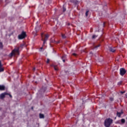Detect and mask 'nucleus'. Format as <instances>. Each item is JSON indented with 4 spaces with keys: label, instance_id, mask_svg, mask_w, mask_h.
<instances>
[{
    "label": "nucleus",
    "instance_id": "f257e3e1",
    "mask_svg": "<svg viewBox=\"0 0 127 127\" xmlns=\"http://www.w3.org/2000/svg\"><path fill=\"white\" fill-rule=\"evenodd\" d=\"M113 120L111 118H107L104 121V126L105 127H110L113 124Z\"/></svg>",
    "mask_w": 127,
    "mask_h": 127
},
{
    "label": "nucleus",
    "instance_id": "f03ea898",
    "mask_svg": "<svg viewBox=\"0 0 127 127\" xmlns=\"http://www.w3.org/2000/svg\"><path fill=\"white\" fill-rule=\"evenodd\" d=\"M19 54V49H15L13 51H12V52L9 55V57H12L13 56L15 55H18Z\"/></svg>",
    "mask_w": 127,
    "mask_h": 127
},
{
    "label": "nucleus",
    "instance_id": "7ed1b4c3",
    "mask_svg": "<svg viewBox=\"0 0 127 127\" xmlns=\"http://www.w3.org/2000/svg\"><path fill=\"white\" fill-rule=\"evenodd\" d=\"M43 35L44 34L42 33L41 36L42 37V41H44L43 45H45L49 38V35L48 34H46L45 35V37L43 38Z\"/></svg>",
    "mask_w": 127,
    "mask_h": 127
},
{
    "label": "nucleus",
    "instance_id": "20e7f679",
    "mask_svg": "<svg viewBox=\"0 0 127 127\" xmlns=\"http://www.w3.org/2000/svg\"><path fill=\"white\" fill-rule=\"evenodd\" d=\"M26 37V33L25 32H22V33H21V34L19 35V36H18V39H20V40H22L24 39L25 37Z\"/></svg>",
    "mask_w": 127,
    "mask_h": 127
},
{
    "label": "nucleus",
    "instance_id": "39448f33",
    "mask_svg": "<svg viewBox=\"0 0 127 127\" xmlns=\"http://www.w3.org/2000/svg\"><path fill=\"white\" fill-rule=\"evenodd\" d=\"M127 72L125 68H122L120 69V74L121 76H124Z\"/></svg>",
    "mask_w": 127,
    "mask_h": 127
},
{
    "label": "nucleus",
    "instance_id": "423d86ee",
    "mask_svg": "<svg viewBox=\"0 0 127 127\" xmlns=\"http://www.w3.org/2000/svg\"><path fill=\"white\" fill-rule=\"evenodd\" d=\"M100 46L101 45L100 44L97 45V43H94L92 44V49H97L98 48L100 47Z\"/></svg>",
    "mask_w": 127,
    "mask_h": 127
},
{
    "label": "nucleus",
    "instance_id": "0eeeda50",
    "mask_svg": "<svg viewBox=\"0 0 127 127\" xmlns=\"http://www.w3.org/2000/svg\"><path fill=\"white\" fill-rule=\"evenodd\" d=\"M4 70V67H2L1 61H0V72H3Z\"/></svg>",
    "mask_w": 127,
    "mask_h": 127
},
{
    "label": "nucleus",
    "instance_id": "6e6552de",
    "mask_svg": "<svg viewBox=\"0 0 127 127\" xmlns=\"http://www.w3.org/2000/svg\"><path fill=\"white\" fill-rule=\"evenodd\" d=\"M124 114L123 110H122L121 111V112H117V116L119 118H120L122 114Z\"/></svg>",
    "mask_w": 127,
    "mask_h": 127
},
{
    "label": "nucleus",
    "instance_id": "1a4fd4ad",
    "mask_svg": "<svg viewBox=\"0 0 127 127\" xmlns=\"http://www.w3.org/2000/svg\"><path fill=\"white\" fill-rule=\"evenodd\" d=\"M7 94H8V93L5 92L3 93L0 95V99H2L5 97V95H7Z\"/></svg>",
    "mask_w": 127,
    "mask_h": 127
},
{
    "label": "nucleus",
    "instance_id": "9d476101",
    "mask_svg": "<svg viewBox=\"0 0 127 127\" xmlns=\"http://www.w3.org/2000/svg\"><path fill=\"white\" fill-rule=\"evenodd\" d=\"M116 50L115 49V48H109V51L111 52L114 53L116 52Z\"/></svg>",
    "mask_w": 127,
    "mask_h": 127
},
{
    "label": "nucleus",
    "instance_id": "9b49d317",
    "mask_svg": "<svg viewBox=\"0 0 127 127\" xmlns=\"http://www.w3.org/2000/svg\"><path fill=\"white\" fill-rule=\"evenodd\" d=\"M5 87L4 85H0V90H4Z\"/></svg>",
    "mask_w": 127,
    "mask_h": 127
},
{
    "label": "nucleus",
    "instance_id": "f8f14e48",
    "mask_svg": "<svg viewBox=\"0 0 127 127\" xmlns=\"http://www.w3.org/2000/svg\"><path fill=\"white\" fill-rule=\"evenodd\" d=\"M51 66H53L54 67V70H55L56 71L59 70V69H58L57 66L54 65H51Z\"/></svg>",
    "mask_w": 127,
    "mask_h": 127
},
{
    "label": "nucleus",
    "instance_id": "ddd939ff",
    "mask_svg": "<svg viewBox=\"0 0 127 127\" xmlns=\"http://www.w3.org/2000/svg\"><path fill=\"white\" fill-rule=\"evenodd\" d=\"M65 59H66V56H62V61L64 63L65 62Z\"/></svg>",
    "mask_w": 127,
    "mask_h": 127
},
{
    "label": "nucleus",
    "instance_id": "4468645a",
    "mask_svg": "<svg viewBox=\"0 0 127 127\" xmlns=\"http://www.w3.org/2000/svg\"><path fill=\"white\" fill-rule=\"evenodd\" d=\"M45 116L43 114H40V119H44Z\"/></svg>",
    "mask_w": 127,
    "mask_h": 127
},
{
    "label": "nucleus",
    "instance_id": "2eb2a0df",
    "mask_svg": "<svg viewBox=\"0 0 127 127\" xmlns=\"http://www.w3.org/2000/svg\"><path fill=\"white\" fill-rule=\"evenodd\" d=\"M121 123L124 124L126 123V120L124 119H122L121 120Z\"/></svg>",
    "mask_w": 127,
    "mask_h": 127
},
{
    "label": "nucleus",
    "instance_id": "dca6fc26",
    "mask_svg": "<svg viewBox=\"0 0 127 127\" xmlns=\"http://www.w3.org/2000/svg\"><path fill=\"white\" fill-rule=\"evenodd\" d=\"M97 37H98V36H97V35H93V36H92V39H96V38H97Z\"/></svg>",
    "mask_w": 127,
    "mask_h": 127
},
{
    "label": "nucleus",
    "instance_id": "f3484780",
    "mask_svg": "<svg viewBox=\"0 0 127 127\" xmlns=\"http://www.w3.org/2000/svg\"><path fill=\"white\" fill-rule=\"evenodd\" d=\"M61 35H62V38L63 39H65L66 38L65 34H62Z\"/></svg>",
    "mask_w": 127,
    "mask_h": 127
},
{
    "label": "nucleus",
    "instance_id": "a211bd4d",
    "mask_svg": "<svg viewBox=\"0 0 127 127\" xmlns=\"http://www.w3.org/2000/svg\"><path fill=\"white\" fill-rule=\"evenodd\" d=\"M3 48V45L2 42H0V49H2Z\"/></svg>",
    "mask_w": 127,
    "mask_h": 127
},
{
    "label": "nucleus",
    "instance_id": "6ab92c4d",
    "mask_svg": "<svg viewBox=\"0 0 127 127\" xmlns=\"http://www.w3.org/2000/svg\"><path fill=\"white\" fill-rule=\"evenodd\" d=\"M123 83L122 81H120V82H118V85H121Z\"/></svg>",
    "mask_w": 127,
    "mask_h": 127
},
{
    "label": "nucleus",
    "instance_id": "aec40b11",
    "mask_svg": "<svg viewBox=\"0 0 127 127\" xmlns=\"http://www.w3.org/2000/svg\"><path fill=\"white\" fill-rule=\"evenodd\" d=\"M89 12V10H87V11L85 12V16H86V17L88 16Z\"/></svg>",
    "mask_w": 127,
    "mask_h": 127
},
{
    "label": "nucleus",
    "instance_id": "412c9836",
    "mask_svg": "<svg viewBox=\"0 0 127 127\" xmlns=\"http://www.w3.org/2000/svg\"><path fill=\"white\" fill-rule=\"evenodd\" d=\"M110 100L111 101H113L114 100V98H110Z\"/></svg>",
    "mask_w": 127,
    "mask_h": 127
},
{
    "label": "nucleus",
    "instance_id": "4be33fe9",
    "mask_svg": "<svg viewBox=\"0 0 127 127\" xmlns=\"http://www.w3.org/2000/svg\"><path fill=\"white\" fill-rule=\"evenodd\" d=\"M50 61V60L49 59H47V64H49Z\"/></svg>",
    "mask_w": 127,
    "mask_h": 127
},
{
    "label": "nucleus",
    "instance_id": "5701e85b",
    "mask_svg": "<svg viewBox=\"0 0 127 127\" xmlns=\"http://www.w3.org/2000/svg\"><path fill=\"white\" fill-rule=\"evenodd\" d=\"M66 11V8L65 7H63V12H65Z\"/></svg>",
    "mask_w": 127,
    "mask_h": 127
},
{
    "label": "nucleus",
    "instance_id": "b1692460",
    "mask_svg": "<svg viewBox=\"0 0 127 127\" xmlns=\"http://www.w3.org/2000/svg\"><path fill=\"white\" fill-rule=\"evenodd\" d=\"M7 95H8L9 96H10V98L12 97V95L11 94H10L8 93V94H7Z\"/></svg>",
    "mask_w": 127,
    "mask_h": 127
},
{
    "label": "nucleus",
    "instance_id": "393cba45",
    "mask_svg": "<svg viewBox=\"0 0 127 127\" xmlns=\"http://www.w3.org/2000/svg\"><path fill=\"white\" fill-rule=\"evenodd\" d=\"M126 93V91H121V94H124V93Z\"/></svg>",
    "mask_w": 127,
    "mask_h": 127
},
{
    "label": "nucleus",
    "instance_id": "a878e982",
    "mask_svg": "<svg viewBox=\"0 0 127 127\" xmlns=\"http://www.w3.org/2000/svg\"><path fill=\"white\" fill-rule=\"evenodd\" d=\"M70 2H73L74 3V1H73V0H69Z\"/></svg>",
    "mask_w": 127,
    "mask_h": 127
},
{
    "label": "nucleus",
    "instance_id": "bb28decb",
    "mask_svg": "<svg viewBox=\"0 0 127 127\" xmlns=\"http://www.w3.org/2000/svg\"><path fill=\"white\" fill-rule=\"evenodd\" d=\"M72 55L74 56H76V54H75V53H73V54H72Z\"/></svg>",
    "mask_w": 127,
    "mask_h": 127
},
{
    "label": "nucleus",
    "instance_id": "cd10ccee",
    "mask_svg": "<svg viewBox=\"0 0 127 127\" xmlns=\"http://www.w3.org/2000/svg\"><path fill=\"white\" fill-rule=\"evenodd\" d=\"M38 28V26H37V27H36V31H37V29Z\"/></svg>",
    "mask_w": 127,
    "mask_h": 127
},
{
    "label": "nucleus",
    "instance_id": "c85d7f7f",
    "mask_svg": "<svg viewBox=\"0 0 127 127\" xmlns=\"http://www.w3.org/2000/svg\"><path fill=\"white\" fill-rule=\"evenodd\" d=\"M105 23H103V27H105Z\"/></svg>",
    "mask_w": 127,
    "mask_h": 127
},
{
    "label": "nucleus",
    "instance_id": "c756f323",
    "mask_svg": "<svg viewBox=\"0 0 127 127\" xmlns=\"http://www.w3.org/2000/svg\"><path fill=\"white\" fill-rule=\"evenodd\" d=\"M90 54L93 55V53L92 52H90Z\"/></svg>",
    "mask_w": 127,
    "mask_h": 127
},
{
    "label": "nucleus",
    "instance_id": "7c9ffc66",
    "mask_svg": "<svg viewBox=\"0 0 127 127\" xmlns=\"http://www.w3.org/2000/svg\"><path fill=\"white\" fill-rule=\"evenodd\" d=\"M126 98H127V93L126 94Z\"/></svg>",
    "mask_w": 127,
    "mask_h": 127
},
{
    "label": "nucleus",
    "instance_id": "2f4dec72",
    "mask_svg": "<svg viewBox=\"0 0 127 127\" xmlns=\"http://www.w3.org/2000/svg\"><path fill=\"white\" fill-rule=\"evenodd\" d=\"M57 43L59 44V43H60V42H57Z\"/></svg>",
    "mask_w": 127,
    "mask_h": 127
},
{
    "label": "nucleus",
    "instance_id": "473e14b6",
    "mask_svg": "<svg viewBox=\"0 0 127 127\" xmlns=\"http://www.w3.org/2000/svg\"><path fill=\"white\" fill-rule=\"evenodd\" d=\"M33 108H34L33 107H32V110H33Z\"/></svg>",
    "mask_w": 127,
    "mask_h": 127
},
{
    "label": "nucleus",
    "instance_id": "72a5a7b5",
    "mask_svg": "<svg viewBox=\"0 0 127 127\" xmlns=\"http://www.w3.org/2000/svg\"><path fill=\"white\" fill-rule=\"evenodd\" d=\"M2 1V0H0V2H1Z\"/></svg>",
    "mask_w": 127,
    "mask_h": 127
},
{
    "label": "nucleus",
    "instance_id": "f704fd0d",
    "mask_svg": "<svg viewBox=\"0 0 127 127\" xmlns=\"http://www.w3.org/2000/svg\"><path fill=\"white\" fill-rule=\"evenodd\" d=\"M33 70H35V68H34V69Z\"/></svg>",
    "mask_w": 127,
    "mask_h": 127
},
{
    "label": "nucleus",
    "instance_id": "c9c22d12",
    "mask_svg": "<svg viewBox=\"0 0 127 127\" xmlns=\"http://www.w3.org/2000/svg\"><path fill=\"white\" fill-rule=\"evenodd\" d=\"M41 50H42V49H43V48H42H42H41Z\"/></svg>",
    "mask_w": 127,
    "mask_h": 127
},
{
    "label": "nucleus",
    "instance_id": "e433bc0d",
    "mask_svg": "<svg viewBox=\"0 0 127 127\" xmlns=\"http://www.w3.org/2000/svg\"><path fill=\"white\" fill-rule=\"evenodd\" d=\"M126 120H127V117L126 118Z\"/></svg>",
    "mask_w": 127,
    "mask_h": 127
}]
</instances>
